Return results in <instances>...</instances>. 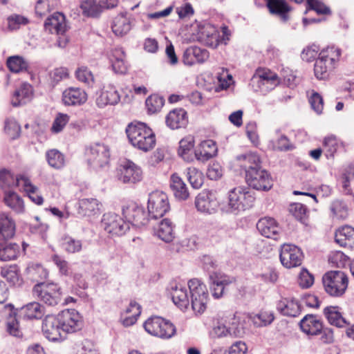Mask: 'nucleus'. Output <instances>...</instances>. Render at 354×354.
<instances>
[{
  "instance_id": "obj_1",
  "label": "nucleus",
  "mask_w": 354,
  "mask_h": 354,
  "mask_svg": "<svg viewBox=\"0 0 354 354\" xmlns=\"http://www.w3.org/2000/svg\"><path fill=\"white\" fill-rule=\"evenodd\" d=\"M126 133L131 144L142 151H149L155 146V135L144 123L129 124Z\"/></svg>"
},
{
  "instance_id": "obj_2",
  "label": "nucleus",
  "mask_w": 354,
  "mask_h": 354,
  "mask_svg": "<svg viewBox=\"0 0 354 354\" xmlns=\"http://www.w3.org/2000/svg\"><path fill=\"white\" fill-rule=\"evenodd\" d=\"M254 201V192L250 188L243 186L234 187L228 192L227 211L237 214L251 208Z\"/></svg>"
},
{
  "instance_id": "obj_3",
  "label": "nucleus",
  "mask_w": 354,
  "mask_h": 354,
  "mask_svg": "<svg viewBox=\"0 0 354 354\" xmlns=\"http://www.w3.org/2000/svg\"><path fill=\"white\" fill-rule=\"evenodd\" d=\"M325 291L333 297H340L344 294L348 287L346 274L339 270L327 272L322 277Z\"/></svg>"
},
{
  "instance_id": "obj_4",
  "label": "nucleus",
  "mask_w": 354,
  "mask_h": 354,
  "mask_svg": "<svg viewBox=\"0 0 354 354\" xmlns=\"http://www.w3.org/2000/svg\"><path fill=\"white\" fill-rule=\"evenodd\" d=\"M32 292L35 298L49 306H55L61 301L60 287L56 283H38L34 286Z\"/></svg>"
},
{
  "instance_id": "obj_5",
  "label": "nucleus",
  "mask_w": 354,
  "mask_h": 354,
  "mask_svg": "<svg viewBox=\"0 0 354 354\" xmlns=\"http://www.w3.org/2000/svg\"><path fill=\"white\" fill-rule=\"evenodd\" d=\"M143 326L151 335L165 339L171 338L176 332V327L171 322L158 316L147 319Z\"/></svg>"
},
{
  "instance_id": "obj_6",
  "label": "nucleus",
  "mask_w": 354,
  "mask_h": 354,
  "mask_svg": "<svg viewBox=\"0 0 354 354\" xmlns=\"http://www.w3.org/2000/svg\"><path fill=\"white\" fill-rule=\"evenodd\" d=\"M188 287L191 294V304L192 310L198 314H202L206 309L208 300V292L206 286L198 279H190Z\"/></svg>"
},
{
  "instance_id": "obj_7",
  "label": "nucleus",
  "mask_w": 354,
  "mask_h": 354,
  "mask_svg": "<svg viewBox=\"0 0 354 354\" xmlns=\"http://www.w3.org/2000/svg\"><path fill=\"white\" fill-rule=\"evenodd\" d=\"M147 209L150 218L158 219L162 217L170 209L167 194L160 191L151 193L148 198Z\"/></svg>"
},
{
  "instance_id": "obj_8",
  "label": "nucleus",
  "mask_w": 354,
  "mask_h": 354,
  "mask_svg": "<svg viewBox=\"0 0 354 354\" xmlns=\"http://www.w3.org/2000/svg\"><path fill=\"white\" fill-rule=\"evenodd\" d=\"M245 180L250 187L257 190L268 191L272 187V180L266 170L259 166L254 169L248 171Z\"/></svg>"
},
{
  "instance_id": "obj_9",
  "label": "nucleus",
  "mask_w": 354,
  "mask_h": 354,
  "mask_svg": "<svg viewBox=\"0 0 354 354\" xmlns=\"http://www.w3.org/2000/svg\"><path fill=\"white\" fill-rule=\"evenodd\" d=\"M102 227L110 234L115 236L124 235L130 228L127 221L115 213L109 212L103 215Z\"/></svg>"
},
{
  "instance_id": "obj_10",
  "label": "nucleus",
  "mask_w": 354,
  "mask_h": 354,
  "mask_svg": "<svg viewBox=\"0 0 354 354\" xmlns=\"http://www.w3.org/2000/svg\"><path fill=\"white\" fill-rule=\"evenodd\" d=\"M122 214L129 224L138 227L147 225L150 217L149 212L136 203H130L124 207Z\"/></svg>"
},
{
  "instance_id": "obj_11",
  "label": "nucleus",
  "mask_w": 354,
  "mask_h": 354,
  "mask_svg": "<svg viewBox=\"0 0 354 354\" xmlns=\"http://www.w3.org/2000/svg\"><path fill=\"white\" fill-rule=\"evenodd\" d=\"M64 336L80 330L82 327V322L80 314L75 310H65L57 315Z\"/></svg>"
},
{
  "instance_id": "obj_12",
  "label": "nucleus",
  "mask_w": 354,
  "mask_h": 354,
  "mask_svg": "<svg viewBox=\"0 0 354 354\" xmlns=\"http://www.w3.org/2000/svg\"><path fill=\"white\" fill-rule=\"evenodd\" d=\"M87 160L93 167H102L108 164L110 157L108 146L102 143H95L86 149Z\"/></svg>"
},
{
  "instance_id": "obj_13",
  "label": "nucleus",
  "mask_w": 354,
  "mask_h": 354,
  "mask_svg": "<svg viewBox=\"0 0 354 354\" xmlns=\"http://www.w3.org/2000/svg\"><path fill=\"white\" fill-rule=\"evenodd\" d=\"M117 178L123 183L134 184L142 179V171L132 161L127 160L118 169Z\"/></svg>"
},
{
  "instance_id": "obj_14",
  "label": "nucleus",
  "mask_w": 354,
  "mask_h": 354,
  "mask_svg": "<svg viewBox=\"0 0 354 354\" xmlns=\"http://www.w3.org/2000/svg\"><path fill=\"white\" fill-rule=\"evenodd\" d=\"M280 261L288 268L299 266L303 260V253L300 248L295 245L284 244L280 252Z\"/></svg>"
},
{
  "instance_id": "obj_15",
  "label": "nucleus",
  "mask_w": 354,
  "mask_h": 354,
  "mask_svg": "<svg viewBox=\"0 0 354 354\" xmlns=\"http://www.w3.org/2000/svg\"><path fill=\"white\" fill-rule=\"evenodd\" d=\"M42 331L44 336L50 341L55 342L65 339L57 315H48L45 317L42 324Z\"/></svg>"
},
{
  "instance_id": "obj_16",
  "label": "nucleus",
  "mask_w": 354,
  "mask_h": 354,
  "mask_svg": "<svg viewBox=\"0 0 354 354\" xmlns=\"http://www.w3.org/2000/svg\"><path fill=\"white\" fill-rule=\"evenodd\" d=\"M120 101V95L115 87L112 84L103 86L96 93L95 103L99 108L108 105H115Z\"/></svg>"
},
{
  "instance_id": "obj_17",
  "label": "nucleus",
  "mask_w": 354,
  "mask_h": 354,
  "mask_svg": "<svg viewBox=\"0 0 354 354\" xmlns=\"http://www.w3.org/2000/svg\"><path fill=\"white\" fill-rule=\"evenodd\" d=\"M210 289L214 298L218 299L223 295L225 286L232 283L234 278L220 272H213L209 274Z\"/></svg>"
},
{
  "instance_id": "obj_18",
  "label": "nucleus",
  "mask_w": 354,
  "mask_h": 354,
  "mask_svg": "<svg viewBox=\"0 0 354 354\" xmlns=\"http://www.w3.org/2000/svg\"><path fill=\"white\" fill-rule=\"evenodd\" d=\"M225 323L229 328L230 337H243L246 333L245 316L241 312H235L227 317Z\"/></svg>"
},
{
  "instance_id": "obj_19",
  "label": "nucleus",
  "mask_w": 354,
  "mask_h": 354,
  "mask_svg": "<svg viewBox=\"0 0 354 354\" xmlns=\"http://www.w3.org/2000/svg\"><path fill=\"white\" fill-rule=\"evenodd\" d=\"M46 31L63 36L67 30L65 16L60 12H55L48 17L44 23Z\"/></svg>"
},
{
  "instance_id": "obj_20",
  "label": "nucleus",
  "mask_w": 354,
  "mask_h": 354,
  "mask_svg": "<svg viewBox=\"0 0 354 354\" xmlns=\"http://www.w3.org/2000/svg\"><path fill=\"white\" fill-rule=\"evenodd\" d=\"M257 228L261 235L274 240L278 239L281 232V228L277 221L270 217H264L259 220Z\"/></svg>"
},
{
  "instance_id": "obj_21",
  "label": "nucleus",
  "mask_w": 354,
  "mask_h": 354,
  "mask_svg": "<svg viewBox=\"0 0 354 354\" xmlns=\"http://www.w3.org/2000/svg\"><path fill=\"white\" fill-rule=\"evenodd\" d=\"M252 81L257 82L259 88L264 86L267 90H272L279 83L277 74L268 69L257 70Z\"/></svg>"
},
{
  "instance_id": "obj_22",
  "label": "nucleus",
  "mask_w": 354,
  "mask_h": 354,
  "mask_svg": "<svg viewBox=\"0 0 354 354\" xmlns=\"http://www.w3.org/2000/svg\"><path fill=\"white\" fill-rule=\"evenodd\" d=\"M195 206L198 211L211 214L216 211V202L212 198L210 192L204 190L196 196Z\"/></svg>"
},
{
  "instance_id": "obj_23",
  "label": "nucleus",
  "mask_w": 354,
  "mask_h": 354,
  "mask_svg": "<svg viewBox=\"0 0 354 354\" xmlns=\"http://www.w3.org/2000/svg\"><path fill=\"white\" fill-rule=\"evenodd\" d=\"M87 100L86 92L77 87H70L66 89L62 94V101L68 106L81 105Z\"/></svg>"
},
{
  "instance_id": "obj_24",
  "label": "nucleus",
  "mask_w": 354,
  "mask_h": 354,
  "mask_svg": "<svg viewBox=\"0 0 354 354\" xmlns=\"http://www.w3.org/2000/svg\"><path fill=\"white\" fill-rule=\"evenodd\" d=\"M237 165L245 170V175L248 171L254 169L261 165V159L257 152L248 151L238 155L236 157Z\"/></svg>"
},
{
  "instance_id": "obj_25",
  "label": "nucleus",
  "mask_w": 354,
  "mask_h": 354,
  "mask_svg": "<svg viewBox=\"0 0 354 354\" xmlns=\"http://www.w3.org/2000/svg\"><path fill=\"white\" fill-rule=\"evenodd\" d=\"M301 330L308 335H317L323 328L322 322L314 315H306L299 323Z\"/></svg>"
},
{
  "instance_id": "obj_26",
  "label": "nucleus",
  "mask_w": 354,
  "mask_h": 354,
  "mask_svg": "<svg viewBox=\"0 0 354 354\" xmlns=\"http://www.w3.org/2000/svg\"><path fill=\"white\" fill-rule=\"evenodd\" d=\"M187 122V112L182 108L171 111L166 117V124L171 129L185 127Z\"/></svg>"
},
{
  "instance_id": "obj_27",
  "label": "nucleus",
  "mask_w": 354,
  "mask_h": 354,
  "mask_svg": "<svg viewBox=\"0 0 354 354\" xmlns=\"http://www.w3.org/2000/svg\"><path fill=\"white\" fill-rule=\"evenodd\" d=\"M277 310L283 316L297 317L301 313V306L295 299L282 298L277 303Z\"/></svg>"
},
{
  "instance_id": "obj_28",
  "label": "nucleus",
  "mask_w": 354,
  "mask_h": 354,
  "mask_svg": "<svg viewBox=\"0 0 354 354\" xmlns=\"http://www.w3.org/2000/svg\"><path fill=\"white\" fill-rule=\"evenodd\" d=\"M217 147L212 140H204L194 150V157L199 161L205 162L216 155Z\"/></svg>"
},
{
  "instance_id": "obj_29",
  "label": "nucleus",
  "mask_w": 354,
  "mask_h": 354,
  "mask_svg": "<svg viewBox=\"0 0 354 354\" xmlns=\"http://www.w3.org/2000/svg\"><path fill=\"white\" fill-rule=\"evenodd\" d=\"M28 178L24 176H15L10 171L2 169L0 171V187L3 189L15 187H24V180Z\"/></svg>"
},
{
  "instance_id": "obj_30",
  "label": "nucleus",
  "mask_w": 354,
  "mask_h": 354,
  "mask_svg": "<svg viewBox=\"0 0 354 354\" xmlns=\"http://www.w3.org/2000/svg\"><path fill=\"white\" fill-rule=\"evenodd\" d=\"M335 241L342 247L354 249V228L351 226H344L335 232Z\"/></svg>"
},
{
  "instance_id": "obj_31",
  "label": "nucleus",
  "mask_w": 354,
  "mask_h": 354,
  "mask_svg": "<svg viewBox=\"0 0 354 354\" xmlns=\"http://www.w3.org/2000/svg\"><path fill=\"white\" fill-rule=\"evenodd\" d=\"M174 304L180 310H185L189 306L187 290L181 285L171 287L170 292Z\"/></svg>"
},
{
  "instance_id": "obj_32",
  "label": "nucleus",
  "mask_w": 354,
  "mask_h": 354,
  "mask_svg": "<svg viewBox=\"0 0 354 354\" xmlns=\"http://www.w3.org/2000/svg\"><path fill=\"white\" fill-rule=\"evenodd\" d=\"M32 94V88L30 84L23 83L16 89L11 100L13 106H18L26 104L30 101Z\"/></svg>"
},
{
  "instance_id": "obj_33",
  "label": "nucleus",
  "mask_w": 354,
  "mask_h": 354,
  "mask_svg": "<svg viewBox=\"0 0 354 354\" xmlns=\"http://www.w3.org/2000/svg\"><path fill=\"white\" fill-rule=\"evenodd\" d=\"M170 187L176 198L185 201L189 197V192L186 184L182 178L176 174L171 176Z\"/></svg>"
},
{
  "instance_id": "obj_34",
  "label": "nucleus",
  "mask_w": 354,
  "mask_h": 354,
  "mask_svg": "<svg viewBox=\"0 0 354 354\" xmlns=\"http://www.w3.org/2000/svg\"><path fill=\"white\" fill-rule=\"evenodd\" d=\"M194 139L189 136L179 142L178 155L185 161L191 162L194 158Z\"/></svg>"
},
{
  "instance_id": "obj_35",
  "label": "nucleus",
  "mask_w": 354,
  "mask_h": 354,
  "mask_svg": "<svg viewBox=\"0 0 354 354\" xmlns=\"http://www.w3.org/2000/svg\"><path fill=\"white\" fill-rule=\"evenodd\" d=\"M267 7L270 13L279 15L283 21L289 19L288 12L291 10V8L285 0H270Z\"/></svg>"
},
{
  "instance_id": "obj_36",
  "label": "nucleus",
  "mask_w": 354,
  "mask_h": 354,
  "mask_svg": "<svg viewBox=\"0 0 354 354\" xmlns=\"http://www.w3.org/2000/svg\"><path fill=\"white\" fill-rule=\"evenodd\" d=\"M174 225L172 222L168 218H165L160 222L158 227L156 229V233L161 240L166 243H169L174 238Z\"/></svg>"
},
{
  "instance_id": "obj_37",
  "label": "nucleus",
  "mask_w": 354,
  "mask_h": 354,
  "mask_svg": "<svg viewBox=\"0 0 354 354\" xmlns=\"http://www.w3.org/2000/svg\"><path fill=\"white\" fill-rule=\"evenodd\" d=\"M15 232L14 221L6 213L0 214V239L12 238Z\"/></svg>"
},
{
  "instance_id": "obj_38",
  "label": "nucleus",
  "mask_w": 354,
  "mask_h": 354,
  "mask_svg": "<svg viewBox=\"0 0 354 354\" xmlns=\"http://www.w3.org/2000/svg\"><path fill=\"white\" fill-rule=\"evenodd\" d=\"M100 204L95 198H83L79 202L78 213L90 216L100 213Z\"/></svg>"
},
{
  "instance_id": "obj_39",
  "label": "nucleus",
  "mask_w": 354,
  "mask_h": 354,
  "mask_svg": "<svg viewBox=\"0 0 354 354\" xmlns=\"http://www.w3.org/2000/svg\"><path fill=\"white\" fill-rule=\"evenodd\" d=\"M20 253V247L15 243L3 242L0 243V260L11 261L17 258Z\"/></svg>"
},
{
  "instance_id": "obj_40",
  "label": "nucleus",
  "mask_w": 354,
  "mask_h": 354,
  "mask_svg": "<svg viewBox=\"0 0 354 354\" xmlns=\"http://www.w3.org/2000/svg\"><path fill=\"white\" fill-rule=\"evenodd\" d=\"M324 57L326 55H319L315 63L314 73L315 77L319 80L328 78L330 71L335 68V66L327 62Z\"/></svg>"
},
{
  "instance_id": "obj_41",
  "label": "nucleus",
  "mask_w": 354,
  "mask_h": 354,
  "mask_svg": "<svg viewBox=\"0 0 354 354\" xmlns=\"http://www.w3.org/2000/svg\"><path fill=\"white\" fill-rule=\"evenodd\" d=\"M112 30L117 36H123L131 29V24L125 14L121 13L113 19Z\"/></svg>"
},
{
  "instance_id": "obj_42",
  "label": "nucleus",
  "mask_w": 354,
  "mask_h": 354,
  "mask_svg": "<svg viewBox=\"0 0 354 354\" xmlns=\"http://www.w3.org/2000/svg\"><path fill=\"white\" fill-rule=\"evenodd\" d=\"M1 275L12 286L21 283L22 279L19 275V268L17 265L3 267L1 270Z\"/></svg>"
},
{
  "instance_id": "obj_43",
  "label": "nucleus",
  "mask_w": 354,
  "mask_h": 354,
  "mask_svg": "<svg viewBox=\"0 0 354 354\" xmlns=\"http://www.w3.org/2000/svg\"><path fill=\"white\" fill-rule=\"evenodd\" d=\"M324 313L331 325L343 327L346 324V322L339 312L337 306H328L324 308Z\"/></svg>"
},
{
  "instance_id": "obj_44",
  "label": "nucleus",
  "mask_w": 354,
  "mask_h": 354,
  "mask_svg": "<svg viewBox=\"0 0 354 354\" xmlns=\"http://www.w3.org/2000/svg\"><path fill=\"white\" fill-rule=\"evenodd\" d=\"M4 202L7 206H8L17 214H20L24 212V201L15 192H6L4 196Z\"/></svg>"
},
{
  "instance_id": "obj_45",
  "label": "nucleus",
  "mask_w": 354,
  "mask_h": 354,
  "mask_svg": "<svg viewBox=\"0 0 354 354\" xmlns=\"http://www.w3.org/2000/svg\"><path fill=\"white\" fill-rule=\"evenodd\" d=\"M6 64L9 70L15 73L27 71L28 68V62L21 56L14 55L9 57Z\"/></svg>"
},
{
  "instance_id": "obj_46",
  "label": "nucleus",
  "mask_w": 354,
  "mask_h": 354,
  "mask_svg": "<svg viewBox=\"0 0 354 354\" xmlns=\"http://www.w3.org/2000/svg\"><path fill=\"white\" fill-rule=\"evenodd\" d=\"M44 307L39 302H30L22 308L24 317L28 319H41L44 315Z\"/></svg>"
},
{
  "instance_id": "obj_47",
  "label": "nucleus",
  "mask_w": 354,
  "mask_h": 354,
  "mask_svg": "<svg viewBox=\"0 0 354 354\" xmlns=\"http://www.w3.org/2000/svg\"><path fill=\"white\" fill-rule=\"evenodd\" d=\"M80 8L86 17H95L102 12L98 0H85L81 3Z\"/></svg>"
},
{
  "instance_id": "obj_48",
  "label": "nucleus",
  "mask_w": 354,
  "mask_h": 354,
  "mask_svg": "<svg viewBox=\"0 0 354 354\" xmlns=\"http://www.w3.org/2000/svg\"><path fill=\"white\" fill-rule=\"evenodd\" d=\"M6 308L10 309V313L6 322L7 331L14 337H19L22 336V333L19 327V322L15 317V313L12 310L13 306L9 304Z\"/></svg>"
},
{
  "instance_id": "obj_49",
  "label": "nucleus",
  "mask_w": 354,
  "mask_h": 354,
  "mask_svg": "<svg viewBox=\"0 0 354 354\" xmlns=\"http://www.w3.org/2000/svg\"><path fill=\"white\" fill-rule=\"evenodd\" d=\"M46 157L48 165L55 169H59L64 166V156L57 149L48 151Z\"/></svg>"
},
{
  "instance_id": "obj_50",
  "label": "nucleus",
  "mask_w": 354,
  "mask_h": 354,
  "mask_svg": "<svg viewBox=\"0 0 354 354\" xmlns=\"http://www.w3.org/2000/svg\"><path fill=\"white\" fill-rule=\"evenodd\" d=\"M22 188L28 194L30 199L35 204L41 205L43 203L44 198L38 194L37 187L32 185L29 178L24 180V187Z\"/></svg>"
},
{
  "instance_id": "obj_51",
  "label": "nucleus",
  "mask_w": 354,
  "mask_h": 354,
  "mask_svg": "<svg viewBox=\"0 0 354 354\" xmlns=\"http://www.w3.org/2000/svg\"><path fill=\"white\" fill-rule=\"evenodd\" d=\"M290 212L301 223L306 225L308 221V209L302 203H295L290 205Z\"/></svg>"
},
{
  "instance_id": "obj_52",
  "label": "nucleus",
  "mask_w": 354,
  "mask_h": 354,
  "mask_svg": "<svg viewBox=\"0 0 354 354\" xmlns=\"http://www.w3.org/2000/svg\"><path fill=\"white\" fill-rule=\"evenodd\" d=\"M187 179L194 189H199L203 184V175L198 169L195 167H188L187 169Z\"/></svg>"
},
{
  "instance_id": "obj_53",
  "label": "nucleus",
  "mask_w": 354,
  "mask_h": 354,
  "mask_svg": "<svg viewBox=\"0 0 354 354\" xmlns=\"http://www.w3.org/2000/svg\"><path fill=\"white\" fill-rule=\"evenodd\" d=\"M148 112L155 113L159 111L165 104L163 97L154 94L147 97L145 102Z\"/></svg>"
},
{
  "instance_id": "obj_54",
  "label": "nucleus",
  "mask_w": 354,
  "mask_h": 354,
  "mask_svg": "<svg viewBox=\"0 0 354 354\" xmlns=\"http://www.w3.org/2000/svg\"><path fill=\"white\" fill-rule=\"evenodd\" d=\"M319 55H326V57H324V59L329 63L335 66V64L339 60V57L341 55V50L338 48H335V46H330L323 49L319 53Z\"/></svg>"
},
{
  "instance_id": "obj_55",
  "label": "nucleus",
  "mask_w": 354,
  "mask_h": 354,
  "mask_svg": "<svg viewBox=\"0 0 354 354\" xmlns=\"http://www.w3.org/2000/svg\"><path fill=\"white\" fill-rule=\"evenodd\" d=\"M330 210L337 218L344 219L348 216L347 207L341 200L333 201L330 205Z\"/></svg>"
},
{
  "instance_id": "obj_56",
  "label": "nucleus",
  "mask_w": 354,
  "mask_h": 354,
  "mask_svg": "<svg viewBox=\"0 0 354 354\" xmlns=\"http://www.w3.org/2000/svg\"><path fill=\"white\" fill-rule=\"evenodd\" d=\"M77 79L87 84L89 86H92L94 83V77L91 71L85 66H81L77 68L75 72Z\"/></svg>"
},
{
  "instance_id": "obj_57",
  "label": "nucleus",
  "mask_w": 354,
  "mask_h": 354,
  "mask_svg": "<svg viewBox=\"0 0 354 354\" xmlns=\"http://www.w3.org/2000/svg\"><path fill=\"white\" fill-rule=\"evenodd\" d=\"M254 323L258 326H266L270 324L274 319V313L271 311H261L254 317Z\"/></svg>"
},
{
  "instance_id": "obj_58",
  "label": "nucleus",
  "mask_w": 354,
  "mask_h": 354,
  "mask_svg": "<svg viewBox=\"0 0 354 354\" xmlns=\"http://www.w3.org/2000/svg\"><path fill=\"white\" fill-rule=\"evenodd\" d=\"M323 144L327 158L333 157L339 146L337 138L335 136H328L324 138Z\"/></svg>"
},
{
  "instance_id": "obj_59",
  "label": "nucleus",
  "mask_w": 354,
  "mask_h": 354,
  "mask_svg": "<svg viewBox=\"0 0 354 354\" xmlns=\"http://www.w3.org/2000/svg\"><path fill=\"white\" fill-rule=\"evenodd\" d=\"M62 245L64 249L68 253L78 252L82 250V242L72 237H65Z\"/></svg>"
},
{
  "instance_id": "obj_60",
  "label": "nucleus",
  "mask_w": 354,
  "mask_h": 354,
  "mask_svg": "<svg viewBox=\"0 0 354 354\" xmlns=\"http://www.w3.org/2000/svg\"><path fill=\"white\" fill-rule=\"evenodd\" d=\"M5 131L12 139H15L19 136L21 127L15 120L8 119L5 122Z\"/></svg>"
},
{
  "instance_id": "obj_61",
  "label": "nucleus",
  "mask_w": 354,
  "mask_h": 354,
  "mask_svg": "<svg viewBox=\"0 0 354 354\" xmlns=\"http://www.w3.org/2000/svg\"><path fill=\"white\" fill-rule=\"evenodd\" d=\"M27 18L20 15L14 14L8 17V28L10 30H17L21 25L28 24Z\"/></svg>"
},
{
  "instance_id": "obj_62",
  "label": "nucleus",
  "mask_w": 354,
  "mask_h": 354,
  "mask_svg": "<svg viewBox=\"0 0 354 354\" xmlns=\"http://www.w3.org/2000/svg\"><path fill=\"white\" fill-rule=\"evenodd\" d=\"M69 120L67 114L59 113L52 124L51 131L55 133L61 132Z\"/></svg>"
},
{
  "instance_id": "obj_63",
  "label": "nucleus",
  "mask_w": 354,
  "mask_h": 354,
  "mask_svg": "<svg viewBox=\"0 0 354 354\" xmlns=\"http://www.w3.org/2000/svg\"><path fill=\"white\" fill-rule=\"evenodd\" d=\"M310 10L315 11L318 15L330 14V8L327 7L324 3L318 0H315L312 3H310L306 8V10L304 13L307 14L308 10Z\"/></svg>"
},
{
  "instance_id": "obj_64",
  "label": "nucleus",
  "mask_w": 354,
  "mask_h": 354,
  "mask_svg": "<svg viewBox=\"0 0 354 354\" xmlns=\"http://www.w3.org/2000/svg\"><path fill=\"white\" fill-rule=\"evenodd\" d=\"M309 102L313 109L317 113H321L324 107L322 97L317 92H314L309 99Z\"/></svg>"
}]
</instances>
